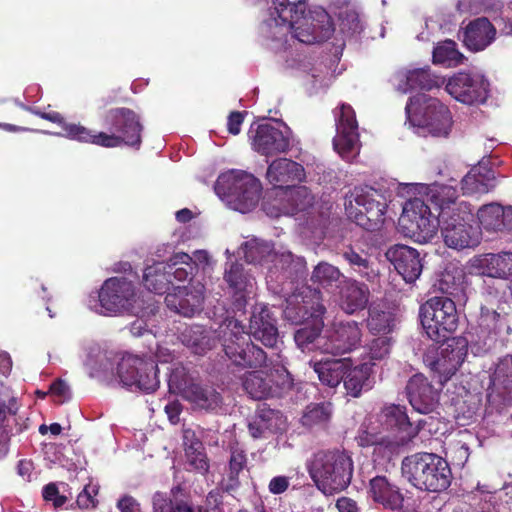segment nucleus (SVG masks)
<instances>
[{"label":"nucleus","mask_w":512,"mask_h":512,"mask_svg":"<svg viewBox=\"0 0 512 512\" xmlns=\"http://www.w3.org/2000/svg\"><path fill=\"white\" fill-rule=\"evenodd\" d=\"M373 369L369 363L352 366V361L346 367L343 385L347 395L357 398L362 392L369 391L373 386Z\"/></svg>","instance_id":"obj_33"},{"label":"nucleus","mask_w":512,"mask_h":512,"mask_svg":"<svg viewBox=\"0 0 512 512\" xmlns=\"http://www.w3.org/2000/svg\"><path fill=\"white\" fill-rule=\"evenodd\" d=\"M167 264V272L178 282L190 281L198 270V266L193 258L184 252H178L172 255Z\"/></svg>","instance_id":"obj_49"},{"label":"nucleus","mask_w":512,"mask_h":512,"mask_svg":"<svg viewBox=\"0 0 512 512\" xmlns=\"http://www.w3.org/2000/svg\"><path fill=\"white\" fill-rule=\"evenodd\" d=\"M117 374L124 386H134L146 393L154 392L160 384L158 365L145 355H124L118 363Z\"/></svg>","instance_id":"obj_11"},{"label":"nucleus","mask_w":512,"mask_h":512,"mask_svg":"<svg viewBox=\"0 0 512 512\" xmlns=\"http://www.w3.org/2000/svg\"><path fill=\"white\" fill-rule=\"evenodd\" d=\"M409 402L421 414L432 412L438 404L439 392L422 374H415L406 385Z\"/></svg>","instance_id":"obj_22"},{"label":"nucleus","mask_w":512,"mask_h":512,"mask_svg":"<svg viewBox=\"0 0 512 512\" xmlns=\"http://www.w3.org/2000/svg\"><path fill=\"white\" fill-rule=\"evenodd\" d=\"M458 191L450 185H434L430 190L429 199L436 206L439 217L442 218L444 210H448L450 215L457 212L460 204H467L464 201H458Z\"/></svg>","instance_id":"obj_46"},{"label":"nucleus","mask_w":512,"mask_h":512,"mask_svg":"<svg viewBox=\"0 0 512 512\" xmlns=\"http://www.w3.org/2000/svg\"><path fill=\"white\" fill-rule=\"evenodd\" d=\"M419 317L427 336L437 343L449 340L459 323L456 304L446 296L426 300L420 305Z\"/></svg>","instance_id":"obj_6"},{"label":"nucleus","mask_w":512,"mask_h":512,"mask_svg":"<svg viewBox=\"0 0 512 512\" xmlns=\"http://www.w3.org/2000/svg\"><path fill=\"white\" fill-rule=\"evenodd\" d=\"M269 383L272 385L273 397H279L293 386L291 374L284 366H274L267 371Z\"/></svg>","instance_id":"obj_59"},{"label":"nucleus","mask_w":512,"mask_h":512,"mask_svg":"<svg viewBox=\"0 0 512 512\" xmlns=\"http://www.w3.org/2000/svg\"><path fill=\"white\" fill-rule=\"evenodd\" d=\"M495 36L496 28L486 17L473 19L463 28V43L474 52L488 47Z\"/></svg>","instance_id":"obj_28"},{"label":"nucleus","mask_w":512,"mask_h":512,"mask_svg":"<svg viewBox=\"0 0 512 512\" xmlns=\"http://www.w3.org/2000/svg\"><path fill=\"white\" fill-rule=\"evenodd\" d=\"M99 493V486L89 483L84 486L83 490L78 494L76 504L81 510H91L98 506L96 499Z\"/></svg>","instance_id":"obj_61"},{"label":"nucleus","mask_w":512,"mask_h":512,"mask_svg":"<svg viewBox=\"0 0 512 512\" xmlns=\"http://www.w3.org/2000/svg\"><path fill=\"white\" fill-rule=\"evenodd\" d=\"M186 397L197 407L206 411L216 412L223 404L220 392L207 385L191 384L186 390Z\"/></svg>","instance_id":"obj_41"},{"label":"nucleus","mask_w":512,"mask_h":512,"mask_svg":"<svg viewBox=\"0 0 512 512\" xmlns=\"http://www.w3.org/2000/svg\"><path fill=\"white\" fill-rule=\"evenodd\" d=\"M433 62L442 64L446 67H456L463 63L464 56L457 49V44L453 40H445L437 44L433 50Z\"/></svg>","instance_id":"obj_54"},{"label":"nucleus","mask_w":512,"mask_h":512,"mask_svg":"<svg viewBox=\"0 0 512 512\" xmlns=\"http://www.w3.org/2000/svg\"><path fill=\"white\" fill-rule=\"evenodd\" d=\"M166 262H156L144 270L143 285L155 294L169 293L173 286L172 280L167 272Z\"/></svg>","instance_id":"obj_45"},{"label":"nucleus","mask_w":512,"mask_h":512,"mask_svg":"<svg viewBox=\"0 0 512 512\" xmlns=\"http://www.w3.org/2000/svg\"><path fill=\"white\" fill-rule=\"evenodd\" d=\"M224 280L233 291V311L244 313L253 286L251 276L245 272L243 264L235 261L227 263Z\"/></svg>","instance_id":"obj_26"},{"label":"nucleus","mask_w":512,"mask_h":512,"mask_svg":"<svg viewBox=\"0 0 512 512\" xmlns=\"http://www.w3.org/2000/svg\"><path fill=\"white\" fill-rule=\"evenodd\" d=\"M480 274L507 279L512 276V252L489 253L478 260Z\"/></svg>","instance_id":"obj_38"},{"label":"nucleus","mask_w":512,"mask_h":512,"mask_svg":"<svg viewBox=\"0 0 512 512\" xmlns=\"http://www.w3.org/2000/svg\"><path fill=\"white\" fill-rule=\"evenodd\" d=\"M183 445L189 465L202 474L207 473L210 465L205 447L194 431L190 429L184 431Z\"/></svg>","instance_id":"obj_40"},{"label":"nucleus","mask_w":512,"mask_h":512,"mask_svg":"<svg viewBox=\"0 0 512 512\" xmlns=\"http://www.w3.org/2000/svg\"><path fill=\"white\" fill-rule=\"evenodd\" d=\"M331 416V403H314L306 407V410L301 417V423L307 428H324L329 423Z\"/></svg>","instance_id":"obj_53"},{"label":"nucleus","mask_w":512,"mask_h":512,"mask_svg":"<svg viewBox=\"0 0 512 512\" xmlns=\"http://www.w3.org/2000/svg\"><path fill=\"white\" fill-rule=\"evenodd\" d=\"M489 82L480 75L458 73L446 84V91L457 101L467 104H483L489 97Z\"/></svg>","instance_id":"obj_16"},{"label":"nucleus","mask_w":512,"mask_h":512,"mask_svg":"<svg viewBox=\"0 0 512 512\" xmlns=\"http://www.w3.org/2000/svg\"><path fill=\"white\" fill-rule=\"evenodd\" d=\"M386 209L384 194L372 187H356L345 203L347 217L367 231H375L382 226Z\"/></svg>","instance_id":"obj_8"},{"label":"nucleus","mask_w":512,"mask_h":512,"mask_svg":"<svg viewBox=\"0 0 512 512\" xmlns=\"http://www.w3.org/2000/svg\"><path fill=\"white\" fill-rule=\"evenodd\" d=\"M393 338L390 336H379L371 339L364 346V356L363 363H369L372 365V368L377 365V363L386 360L392 350Z\"/></svg>","instance_id":"obj_52"},{"label":"nucleus","mask_w":512,"mask_h":512,"mask_svg":"<svg viewBox=\"0 0 512 512\" xmlns=\"http://www.w3.org/2000/svg\"><path fill=\"white\" fill-rule=\"evenodd\" d=\"M353 472L352 457L340 450L319 451L308 465L310 478L325 496L346 490L352 481Z\"/></svg>","instance_id":"obj_4"},{"label":"nucleus","mask_w":512,"mask_h":512,"mask_svg":"<svg viewBox=\"0 0 512 512\" xmlns=\"http://www.w3.org/2000/svg\"><path fill=\"white\" fill-rule=\"evenodd\" d=\"M342 276L341 271L336 266L327 262H320L312 272L311 281L326 288L332 287Z\"/></svg>","instance_id":"obj_56"},{"label":"nucleus","mask_w":512,"mask_h":512,"mask_svg":"<svg viewBox=\"0 0 512 512\" xmlns=\"http://www.w3.org/2000/svg\"><path fill=\"white\" fill-rule=\"evenodd\" d=\"M370 290L365 283L354 279L345 280L340 290V307L347 314H354L366 308Z\"/></svg>","instance_id":"obj_34"},{"label":"nucleus","mask_w":512,"mask_h":512,"mask_svg":"<svg viewBox=\"0 0 512 512\" xmlns=\"http://www.w3.org/2000/svg\"><path fill=\"white\" fill-rule=\"evenodd\" d=\"M248 135L252 149L265 157L287 153L291 147L289 134L268 122L252 125Z\"/></svg>","instance_id":"obj_15"},{"label":"nucleus","mask_w":512,"mask_h":512,"mask_svg":"<svg viewBox=\"0 0 512 512\" xmlns=\"http://www.w3.org/2000/svg\"><path fill=\"white\" fill-rule=\"evenodd\" d=\"M180 490V486L172 488L173 499L164 492H155L152 496V512H209L208 508L195 505L189 497L177 498L175 492Z\"/></svg>","instance_id":"obj_37"},{"label":"nucleus","mask_w":512,"mask_h":512,"mask_svg":"<svg viewBox=\"0 0 512 512\" xmlns=\"http://www.w3.org/2000/svg\"><path fill=\"white\" fill-rule=\"evenodd\" d=\"M336 116L337 134L333 139L334 149L344 159L354 156L359 143L358 122L354 109L346 103L340 105Z\"/></svg>","instance_id":"obj_18"},{"label":"nucleus","mask_w":512,"mask_h":512,"mask_svg":"<svg viewBox=\"0 0 512 512\" xmlns=\"http://www.w3.org/2000/svg\"><path fill=\"white\" fill-rule=\"evenodd\" d=\"M203 296L201 292L183 285L173 287V292L165 296L166 306L185 317H192L201 309Z\"/></svg>","instance_id":"obj_27"},{"label":"nucleus","mask_w":512,"mask_h":512,"mask_svg":"<svg viewBox=\"0 0 512 512\" xmlns=\"http://www.w3.org/2000/svg\"><path fill=\"white\" fill-rule=\"evenodd\" d=\"M448 453L454 465L463 467L469 459L470 449L466 443L458 441L449 447Z\"/></svg>","instance_id":"obj_64"},{"label":"nucleus","mask_w":512,"mask_h":512,"mask_svg":"<svg viewBox=\"0 0 512 512\" xmlns=\"http://www.w3.org/2000/svg\"><path fill=\"white\" fill-rule=\"evenodd\" d=\"M181 342L193 353L202 355L212 347L209 331L202 325L186 326L179 335Z\"/></svg>","instance_id":"obj_47"},{"label":"nucleus","mask_w":512,"mask_h":512,"mask_svg":"<svg viewBox=\"0 0 512 512\" xmlns=\"http://www.w3.org/2000/svg\"><path fill=\"white\" fill-rule=\"evenodd\" d=\"M308 0H272L274 12V22L278 20L282 24H288L284 39L275 38L273 49L275 52H286L290 47L287 38L288 32L291 33L290 39L303 44H314L328 40L334 33V24L331 16L322 7H315L305 14Z\"/></svg>","instance_id":"obj_1"},{"label":"nucleus","mask_w":512,"mask_h":512,"mask_svg":"<svg viewBox=\"0 0 512 512\" xmlns=\"http://www.w3.org/2000/svg\"><path fill=\"white\" fill-rule=\"evenodd\" d=\"M367 494L384 509L398 511L403 508L404 495L401 489L385 475H376L369 480Z\"/></svg>","instance_id":"obj_21"},{"label":"nucleus","mask_w":512,"mask_h":512,"mask_svg":"<svg viewBox=\"0 0 512 512\" xmlns=\"http://www.w3.org/2000/svg\"><path fill=\"white\" fill-rule=\"evenodd\" d=\"M267 179L275 189L285 190L295 183H301L306 178L304 167L288 158L273 160L267 169Z\"/></svg>","instance_id":"obj_25"},{"label":"nucleus","mask_w":512,"mask_h":512,"mask_svg":"<svg viewBox=\"0 0 512 512\" xmlns=\"http://www.w3.org/2000/svg\"><path fill=\"white\" fill-rule=\"evenodd\" d=\"M477 324L479 337H483L484 341L487 339L492 341L497 335H510L512 332L507 315H502L488 307H481Z\"/></svg>","instance_id":"obj_36"},{"label":"nucleus","mask_w":512,"mask_h":512,"mask_svg":"<svg viewBox=\"0 0 512 512\" xmlns=\"http://www.w3.org/2000/svg\"><path fill=\"white\" fill-rule=\"evenodd\" d=\"M217 337L232 371L254 370L265 366L267 353L252 342L245 326L237 318H224L217 329Z\"/></svg>","instance_id":"obj_2"},{"label":"nucleus","mask_w":512,"mask_h":512,"mask_svg":"<svg viewBox=\"0 0 512 512\" xmlns=\"http://www.w3.org/2000/svg\"><path fill=\"white\" fill-rule=\"evenodd\" d=\"M276 266H280L286 278H291L294 274H298V270L302 268L300 260H295L291 252L283 253L276 258Z\"/></svg>","instance_id":"obj_63"},{"label":"nucleus","mask_w":512,"mask_h":512,"mask_svg":"<svg viewBox=\"0 0 512 512\" xmlns=\"http://www.w3.org/2000/svg\"><path fill=\"white\" fill-rule=\"evenodd\" d=\"M249 328L253 337L261 341L264 346L268 348L276 346L279 337L277 321L267 307L252 314Z\"/></svg>","instance_id":"obj_31"},{"label":"nucleus","mask_w":512,"mask_h":512,"mask_svg":"<svg viewBox=\"0 0 512 512\" xmlns=\"http://www.w3.org/2000/svg\"><path fill=\"white\" fill-rule=\"evenodd\" d=\"M444 79L433 74L430 67L415 68L401 74L397 89L402 93L413 90H432L440 88Z\"/></svg>","instance_id":"obj_32"},{"label":"nucleus","mask_w":512,"mask_h":512,"mask_svg":"<svg viewBox=\"0 0 512 512\" xmlns=\"http://www.w3.org/2000/svg\"><path fill=\"white\" fill-rule=\"evenodd\" d=\"M495 171L488 163L480 162L473 167L461 181V189L465 195L484 194L496 187Z\"/></svg>","instance_id":"obj_29"},{"label":"nucleus","mask_w":512,"mask_h":512,"mask_svg":"<svg viewBox=\"0 0 512 512\" xmlns=\"http://www.w3.org/2000/svg\"><path fill=\"white\" fill-rule=\"evenodd\" d=\"M102 126L106 131L89 130L88 144L104 148L126 145L140 149L144 127L140 116L132 109L117 107L108 110L102 117Z\"/></svg>","instance_id":"obj_3"},{"label":"nucleus","mask_w":512,"mask_h":512,"mask_svg":"<svg viewBox=\"0 0 512 512\" xmlns=\"http://www.w3.org/2000/svg\"><path fill=\"white\" fill-rule=\"evenodd\" d=\"M98 299L101 308L106 312L129 311L136 303L135 286L124 277H111L101 286Z\"/></svg>","instance_id":"obj_14"},{"label":"nucleus","mask_w":512,"mask_h":512,"mask_svg":"<svg viewBox=\"0 0 512 512\" xmlns=\"http://www.w3.org/2000/svg\"><path fill=\"white\" fill-rule=\"evenodd\" d=\"M287 429V418L279 410L270 408L266 403L257 406L255 415L248 423V431L253 439H267L282 434Z\"/></svg>","instance_id":"obj_20"},{"label":"nucleus","mask_w":512,"mask_h":512,"mask_svg":"<svg viewBox=\"0 0 512 512\" xmlns=\"http://www.w3.org/2000/svg\"><path fill=\"white\" fill-rule=\"evenodd\" d=\"M430 370L436 375L437 381L443 386L455 373L456 370H452L449 372L448 362L441 353L437 355L435 359L428 363Z\"/></svg>","instance_id":"obj_62"},{"label":"nucleus","mask_w":512,"mask_h":512,"mask_svg":"<svg viewBox=\"0 0 512 512\" xmlns=\"http://www.w3.org/2000/svg\"><path fill=\"white\" fill-rule=\"evenodd\" d=\"M339 255L349 265L350 269L361 278L373 281L377 272L373 267L371 255L358 244L344 246Z\"/></svg>","instance_id":"obj_35"},{"label":"nucleus","mask_w":512,"mask_h":512,"mask_svg":"<svg viewBox=\"0 0 512 512\" xmlns=\"http://www.w3.org/2000/svg\"><path fill=\"white\" fill-rule=\"evenodd\" d=\"M241 248L245 260L253 264L262 263L273 254L272 244L257 238L246 241Z\"/></svg>","instance_id":"obj_55"},{"label":"nucleus","mask_w":512,"mask_h":512,"mask_svg":"<svg viewBox=\"0 0 512 512\" xmlns=\"http://www.w3.org/2000/svg\"><path fill=\"white\" fill-rule=\"evenodd\" d=\"M324 317L312 319L303 323V327L294 333V341L302 351H310L315 347L322 350L324 337L320 334L324 328Z\"/></svg>","instance_id":"obj_44"},{"label":"nucleus","mask_w":512,"mask_h":512,"mask_svg":"<svg viewBox=\"0 0 512 512\" xmlns=\"http://www.w3.org/2000/svg\"><path fill=\"white\" fill-rule=\"evenodd\" d=\"M314 200V195L306 186L293 185L284 190L280 210L287 215H296L311 208Z\"/></svg>","instance_id":"obj_39"},{"label":"nucleus","mask_w":512,"mask_h":512,"mask_svg":"<svg viewBox=\"0 0 512 512\" xmlns=\"http://www.w3.org/2000/svg\"><path fill=\"white\" fill-rule=\"evenodd\" d=\"M395 319L391 312L369 307L366 327L372 335L388 336L393 331Z\"/></svg>","instance_id":"obj_51"},{"label":"nucleus","mask_w":512,"mask_h":512,"mask_svg":"<svg viewBox=\"0 0 512 512\" xmlns=\"http://www.w3.org/2000/svg\"><path fill=\"white\" fill-rule=\"evenodd\" d=\"M405 112L409 121L427 129L434 137H447L452 127V116L446 105L437 98L417 94L409 98Z\"/></svg>","instance_id":"obj_7"},{"label":"nucleus","mask_w":512,"mask_h":512,"mask_svg":"<svg viewBox=\"0 0 512 512\" xmlns=\"http://www.w3.org/2000/svg\"><path fill=\"white\" fill-rule=\"evenodd\" d=\"M455 214L444 210L442 214L441 234L445 244L453 249L461 250L478 245L476 230L470 224L473 214L470 204H460Z\"/></svg>","instance_id":"obj_12"},{"label":"nucleus","mask_w":512,"mask_h":512,"mask_svg":"<svg viewBox=\"0 0 512 512\" xmlns=\"http://www.w3.org/2000/svg\"><path fill=\"white\" fill-rule=\"evenodd\" d=\"M356 440L360 447L374 446V453L381 452L382 450L392 452L395 449V442L393 440L364 429L359 430Z\"/></svg>","instance_id":"obj_57"},{"label":"nucleus","mask_w":512,"mask_h":512,"mask_svg":"<svg viewBox=\"0 0 512 512\" xmlns=\"http://www.w3.org/2000/svg\"><path fill=\"white\" fill-rule=\"evenodd\" d=\"M477 215L480 224L485 230L504 232L505 206L495 202L486 204L478 210Z\"/></svg>","instance_id":"obj_50"},{"label":"nucleus","mask_w":512,"mask_h":512,"mask_svg":"<svg viewBox=\"0 0 512 512\" xmlns=\"http://www.w3.org/2000/svg\"><path fill=\"white\" fill-rule=\"evenodd\" d=\"M271 385L267 371L256 369L246 373L242 382L244 390L255 400L272 398L273 390Z\"/></svg>","instance_id":"obj_48"},{"label":"nucleus","mask_w":512,"mask_h":512,"mask_svg":"<svg viewBox=\"0 0 512 512\" xmlns=\"http://www.w3.org/2000/svg\"><path fill=\"white\" fill-rule=\"evenodd\" d=\"M362 340V329L356 321L334 324L326 331L322 351L326 354L338 355L353 351Z\"/></svg>","instance_id":"obj_19"},{"label":"nucleus","mask_w":512,"mask_h":512,"mask_svg":"<svg viewBox=\"0 0 512 512\" xmlns=\"http://www.w3.org/2000/svg\"><path fill=\"white\" fill-rule=\"evenodd\" d=\"M381 424L391 431L397 432L395 448L399 445L407 444L419 432L418 425H414L406 414L405 407L400 405H390L385 407L380 414Z\"/></svg>","instance_id":"obj_23"},{"label":"nucleus","mask_w":512,"mask_h":512,"mask_svg":"<svg viewBox=\"0 0 512 512\" xmlns=\"http://www.w3.org/2000/svg\"><path fill=\"white\" fill-rule=\"evenodd\" d=\"M440 353L448 362L447 371H457L467 356V349L465 345H459V342H456L455 346L449 343L441 349Z\"/></svg>","instance_id":"obj_60"},{"label":"nucleus","mask_w":512,"mask_h":512,"mask_svg":"<svg viewBox=\"0 0 512 512\" xmlns=\"http://www.w3.org/2000/svg\"><path fill=\"white\" fill-rule=\"evenodd\" d=\"M402 474L415 488L428 492H442L451 483L448 462L435 453L419 452L402 460Z\"/></svg>","instance_id":"obj_5"},{"label":"nucleus","mask_w":512,"mask_h":512,"mask_svg":"<svg viewBox=\"0 0 512 512\" xmlns=\"http://www.w3.org/2000/svg\"><path fill=\"white\" fill-rule=\"evenodd\" d=\"M247 463L246 451L238 445L231 446L226 477L222 481L224 491L231 493L240 487L239 476L247 468Z\"/></svg>","instance_id":"obj_43"},{"label":"nucleus","mask_w":512,"mask_h":512,"mask_svg":"<svg viewBox=\"0 0 512 512\" xmlns=\"http://www.w3.org/2000/svg\"><path fill=\"white\" fill-rule=\"evenodd\" d=\"M35 115L40 118L56 123L62 128L61 136L81 143L88 144L90 128L82 125L81 123H70L65 120L61 113L57 111L42 112L30 109Z\"/></svg>","instance_id":"obj_42"},{"label":"nucleus","mask_w":512,"mask_h":512,"mask_svg":"<svg viewBox=\"0 0 512 512\" xmlns=\"http://www.w3.org/2000/svg\"><path fill=\"white\" fill-rule=\"evenodd\" d=\"M386 257L407 283L416 281L421 275L423 264L416 249L395 245L387 250Z\"/></svg>","instance_id":"obj_24"},{"label":"nucleus","mask_w":512,"mask_h":512,"mask_svg":"<svg viewBox=\"0 0 512 512\" xmlns=\"http://www.w3.org/2000/svg\"><path fill=\"white\" fill-rule=\"evenodd\" d=\"M487 401L491 408L501 412L512 404V355L498 360L490 376Z\"/></svg>","instance_id":"obj_17"},{"label":"nucleus","mask_w":512,"mask_h":512,"mask_svg":"<svg viewBox=\"0 0 512 512\" xmlns=\"http://www.w3.org/2000/svg\"><path fill=\"white\" fill-rule=\"evenodd\" d=\"M215 191L218 195L228 197L234 203L236 210L246 213L258 204L261 183L248 172L231 170L218 176Z\"/></svg>","instance_id":"obj_9"},{"label":"nucleus","mask_w":512,"mask_h":512,"mask_svg":"<svg viewBox=\"0 0 512 512\" xmlns=\"http://www.w3.org/2000/svg\"><path fill=\"white\" fill-rule=\"evenodd\" d=\"M348 364H350L349 358H332L328 356L312 359L309 362V365L318 375L320 382L331 388L337 387L343 381Z\"/></svg>","instance_id":"obj_30"},{"label":"nucleus","mask_w":512,"mask_h":512,"mask_svg":"<svg viewBox=\"0 0 512 512\" xmlns=\"http://www.w3.org/2000/svg\"><path fill=\"white\" fill-rule=\"evenodd\" d=\"M326 308L322 293L317 288L303 285L285 299L284 318L292 324H303L312 319L324 317Z\"/></svg>","instance_id":"obj_13"},{"label":"nucleus","mask_w":512,"mask_h":512,"mask_svg":"<svg viewBox=\"0 0 512 512\" xmlns=\"http://www.w3.org/2000/svg\"><path fill=\"white\" fill-rule=\"evenodd\" d=\"M18 412V406L16 405V400L13 398L10 400L9 405L2 400H0V436L5 438L7 442L10 440V437L14 435V429L9 425V417L8 416H16ZM23 428L21 425L16 424L15 433H21Z\"/></svg>","instance_id":"obj_58"},{"label":"nucleus","mask_w":512,"mask_h":512,"mask_svg":"<svg viewBox=\"0 0 512 512\" xmlns=\"http://www.w3.org/2000/svg\"><path fill=\"white\" fill-rule=\"evenodd\" d=\"M441 223V217L435 216L425 201L417 197L405 203L399 218L403 233L420 244L431 242Z\"/></svg>","instance_id":"obj_10"}]
</instances>
